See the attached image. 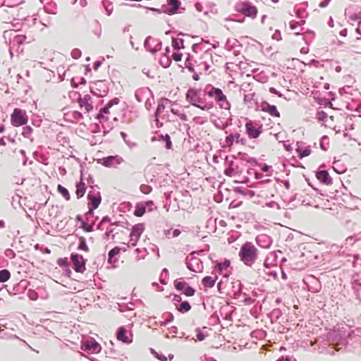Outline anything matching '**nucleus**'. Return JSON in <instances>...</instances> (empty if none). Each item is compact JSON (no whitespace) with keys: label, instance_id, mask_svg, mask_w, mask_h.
I'll return each instance as SVG.
<instances>
[{"label":"nucleus","instance_id":"nucleus-1","mask_svg":"<svg viewBox=\"0 0 361 361\" xmlns=\"http://www.w3.org/2000/svg\"><path fill=\"white\" fill-rule=\"evenodd\" d=\"M238 255L245 265L251 267L258 258V250L251 242H245L241 245Z\"/></svg>","mask_w":361,"mask_h":361},{"label":"nucleus","instance_id":"nucleus-2","mask_svg":"<svg viewBox=\"0 0 361 361\" xmlns=\"http://www.w3.org/2000/svg\"><path fill=\"white\" fill-rule=\"evenodd\" d=\"M185 100L203 111H209L213 108L212 103H207L205 99L201 97V89L189 88L185 94Z\"/></svg>","mask_w":361,"mask_h":361},{"label":"nucleus","instance_id":"nucleus-3","mask_svg":"<svg viewBox=\"0 0 361 361\" xmlns=\"http://www.w3.org/2000/svg\"><path fill=\"white\" fill-rule=\"evenodd\" d=\"M204 92L209 97L214 98L221 109L228 110L231 108V104L227 100L226 96L220 88L207 85Z\"/></svg>","mask_w":361,"mask_h":361},{"label":"nucleus","instance_id":"nucleus-4","mask_svg":"<svg viewBox=\"0 0 361 361\" xmlns=\"http://www.w3.org/2000/svg\"><path fill=\"white\" fill-rule=\"evenodd\" d=\"M235 11L251 18H255L257 14V7L250 1H242L235 4Z\"/></svg>","mask_w":361,"mask_h":361},{"label":"nucleus","instance_id":"nucleus-5","mask_svg":"<svg viewBox=\"0 0 361 361\" xmlns=\"http://www.w3.org/2000/svg\"><path fill=\"white\" fill-rule=\"evenodd\" d=\"M28 117L26 111L19 108L14 109L11 115V123L14 127L23 126L27 124Z\"/></svg>","mask_w":361,"mask_h":361},{"label":"nucleus","instance_id":"nucleus-6","mask_svg":"<svg viewBox=\"0 0 361 361\" xmlns=\"http://www.w3.org/2000/svg\"><path fill=\"white\" fill-rule=\"evenodd\" d=\"M90 92L98 97H104L109 93V83L106 80H97L90 87Z\"/></svg>","mask_w":361,"mask_h":361},{"label":"nucleus","instance_id":"nucleus-7","mask_svg":"<svg viewBox=\"0 0 361 361\" xmlns=\"http://www.w3.org/2000/svg\"><path fill=\"white\" fill-rule=\"evenodd\" d=\"M71 260L73 264V269L78 273H84L86 269L85 264L87 259L78 253H72Z\"/></svg>","mask_w":361,"mask_h":361},{"label":"nucleus","instance_id":"nucleus-8","mask_svg":"<svg viewBox=\"0 0 361 361\" xmlns=\"http://www.w3.org/2000/svg\"><path fill=\"white\" fill-rule=\"evenodd\" d=\"M81 349L86 352L98 353L101 351L102 347L93 338H90L82 341Z\"/></svg>","mask_w":361,"mask_h":361},{"label":"nucleus","instance_id":"nucleus-9","mask_svg":"<svg viewBox=\"0 0 361 361\" xmlns=\"http://www.w3.org/2000/svg\"><path fill=\"white\" fill-rule=\"evenodd\" d=\"M245 130L250 139H256L262 133V125L256 127L252 121L248 120L245 123Z\"/></svg>","mask_w":361,"mask_h":361},{"label":"nucleus","instance_id":"nucleus-10","mask_svg":"<svg viewBox=\"0 0 361 361\" xmlns=\"http://www.w3.org/2000/svg\"><path fill=\"white\" fill-rule=\"evenodd\" d=\"M161 44L160 40L154 39L151 36L147 37L144 42L145 48L152 54H155L161 49Z\"/></svg>","mask_w":361,"mask_h":361},{"label":"nucleus","instance_id":"nucleus-11","mask_svg":"<svg viewBox=\"0 0 361 361\" xmlns=\"http://www.w3.org/2000/svg\"><path fill=\"white\" fill-rule=\"evenodd\" d=\"M87 198L90 202L88 207H91L93 209H97L102 202V196L99 190L97 192L95 190L89 191Z\"/></svg>","mask_w":361,"mask_h":361},{"label":"nucleus","instance_id":"nucleus-12","mask_svg":"<svg viewBox=\"0 0 361 361\" xmlns=\"http://www.w3.org/2000/svg\"><path fill=\"white\" fill-rule=\"evenodd\" d=\"M351 285L356 298L361 301V272L353 276Z\"/></svg>","mask_w":361,"mask_h":361},{"label":"nucleus","instance_id":"nucleus-13","mask_svg":"<svg viewBox=\"0 0 361 361\" xmlns=\"http://www.w3.org/2000/svg\"><path fill=\"white\" fill-rule=\"evenodd\" d=\"M167 6H164V13L168 15H173L178 12L181 4L180 0H167Z\"/></svg>","mask_w":361,"mask_h":361},{"label":"nucleus","instance_id":"nucleus-14","mask_svg":"<svg viewBox=\"0 0 361 361\" xmlns=\"http://www.w3.org/2000/svg\"><path fill=\"white\" fill-rule=\"evenodd\" d=\"M186 267L193 272H200L203 269L202 263L198 257H192L190 261H187Z\"/></svg>","mask_w":361,"mask_h":361},{"label":"nucleus","instance_id":"nucleus-15","mask_svg":"<svg viewBox=\"0 0 361 361\" xmlns=\"http://www.w3.org/2000/svg\"><path fill=\"white\" fill-rule=\"evenodd\" d=\"M278 253L282 254V252H270L264 261V266L267 269H270L277 264Z\"/></svg>","mask_w":361,"mask_h":361},{"label":"nucleus","instance_id":"nucleus-16","mask_svg":"<svg viewBox=\"0 0 361 361\" xmlns=\"http://www.w3.org/2000/svg\"><path fill=\"white\" fill-rule=\"evenodd\" d=\"M145 230V226L143 224H137L133 226L131 232L130 233V237H135V242L132 243V246L135 247L137 245V243L139 238L141 236V234Z\"/></svg>","mask_w":361,"mask_h":361},{"label":"nucleus","instance_id":"nucleus-17","mask_svg":"<svg viewBox=\"0 0 361 361\" xmlns=\"http://www.w3.org/2000/svg\"><path fill=\"white\" fill-rule=\"evenodd\" d=\"M262 111L267 112L270 116L273 117H280V113L277 110L275 105L270 104L267 102H262L260 104Z\"/></svg>","mask_w":361,"mask_h":361},{"label":"nucleus","instance_id":"nucleus-18","mask_svg":"<svg viewBox=\"0 0 361 361\" xmlns=\"http://www.w3.org/2000/svg\"><path fill=\"white\" fill-rule=\"evenodd\" d=\"M256 243L257 244L264 249H268L272 244L271 238L266 234H260L256 237Z\"/></svg>","mask_w":361,"mask_h":361},{"label":"nucleus","instance_id":"nucleus-19","mask_svg":"<svg viewBox=\"0 0 361 361\" xmlns=\"http://www.w3.org/2000/svg\"><path fill=\"white\" fill-rule=\"evenodd\" d=\"M92 100V97L89 94L84 95L83 97H79L78 99V102L80 106V108H85L86 112H90L92 110L93 106L90 102Z\"/></svg>","mask_w":361,"mask_h":361},{"label":"nucleus","instance_id":"nucleus-20","mask_svg":"<svg viewBox=\"0 0 361 361\" xmlns=\"http://www.w3.org/2000/svg\"><path fill=\"white\" fill-rule=\"evenodd\" d=\"M121 158L118 156H108L106 157H104L103 159H100V163L106 166V167H111L114 166L115 164H118L121 163Z\"/></svg>","mask_w":361,"mask_h":361},{"label":"nucleus","instance_id":"nucleus-21","mask_svg":"<svg viewBox=\"0 0 361 361\" xmlns=\"http://www.w3.org/2000/svg\"><path fill=\"white\" fill-rule=\"evenodd\" d=\"M127 330L123 327L121 326L118 329L116 332V338L118 341H122L124 343L129 344L131 343L133 339L130 337L126 336Z\"/></svg>","mask_w":361,"mask_h":361},{"label":"nucleus","instance_id":"nucleus-22","mask_svg":"<svg viewBox=\"0 0 361 361\" xmlns=\"http://www.w3.org/2000/svg\"><path fill=\"white\" fill-rule=\"evenodd\" d=\"M317 178L322 183L325 185H331L332 178L329 176V173L326 170L319 171L316 173Z\"/></svg>","mask_w":361,"mask_h":361},{"label":"nucleus","instance_id":"nucleus-23","mask_svg":"<svg viewBox=\"0 0 361 361\" xmlns=\"http://www.w3.org/2000/svg\"><path fill=\"white\" fill-rule=\"evenodd\" d=\"M86 192V185L82 179V174H81L80 180L76 183L75 195L78 199L82 197Z\"/></svg>","mask_w":361,"mask_h":361},{"label":"nucleus","instance_id":"nucleus-24","mask_svg":"<svg viewBox=\"0 0 361 361\" xmlns=\"http://www.w3.org/2000/svg\"><path fill=\"white\" fill-rule=\"evenodd\" d=\"M233 191L238 194H240L244 196H248L250 198L253 197L255 195V191L244 187H235Z\"/></svg>","mask_w":361,"mask_h":361},{"label":"nucleus","instance_id":"nucleus-25","mask_svg":"<svg viewBox=\"0 0 361 361\" xmlns=\"http://www.w3.org/2000/svg\"><path fill=\"white\" fill-rule=\"evenodd\" d=\"M171 101L166 98H161L158 102V106L157 110L155 111L154 116H159L160 114H161L166 108V105L169 103Z\"/></svg>","mask_w":361,"mask_h":361},{"label":"nucleus","instance_id":"nucleus-26","mask_svg":"<svg viewBox=\"0 0 361 361\" xmlns=\"http://www.w3.org/2000/svg\"><path fill=\"white\" fill-rule=\"evenodd\" d=\"M231 262L228 259H225L223 262H216L214 271L218 272L219 274H221L224 270L229 267Z\"/></svg>","mask_w":361,"mask_h":361},{"label":"nucleus","instance_id":"nucleus-27","mask_svg":"<svg viewBox=\"0 0 361 361\" xmlns=\"http://www.w3.org/2000/svg\"><path fill=\"white\" fill-rule=\"evenodd\" d=\"M217 279H218L217 276H215V277H212L210 276H206L202 279V283L204 287L212 288L214 286Z\"/></svg>","mask_w":361,"mask_h":361},{"label":"nucleus","instance_id":"nucleus-28","mask_svg":"<svg viewBox=\"0 0 361 361\" xmlns=\"http://www.w3.org/2000/svg\"><path fill=\"white\" fill-rule=\"evenodd\" d=\"M146 212V205L143 202L137 203L134 211V215L137 217L142 216Z\"/></svg>","mask_w":361,"mask_h":361},{"label":"nucleus","instance_id":"nucleus-29","mask_svg":"<svg viewBox=\"0 0 361 361\" xmlns=\"http://www.w3.org/2000/svg\"><path fill=\"white\" fill-rule=\"evenodd\" d=\"M121 251V247H114V248H112L108 253V262L109 264H111L116 261H117V259H114V257L118 255L120 253V252Z\"/></svg>","mask_w":361,"mask_h":361},{"label":"nucleus","instance_id":"nucleus-30","mask_svg":"<svg viewBox=\"0 0 361 361\" xmlns=\"http://www.w3.org/2000/svg\"><path fill=\"white\" fill-rule=\"evenodd\" d=\"M176 306L178 311L183 314L189 312L191 309V305L188 301L181 302L180 305Z\"/></svg>","mask_w":361,"mask_h":361},{"label":"nucleus","instance_id":"nucleus-31","mask_svg":"<svg viewBox=\"0 0 361 361\" xmlns=\"http://www.w3.org/2000/svg\"><path fill=\"white\" fill-rule=\"evenodd\" d=\"M158 140L160 142H165V143H166L165 147L167 149H171L172 142L171 140V137L169 134L159 135Z\"/></svg>","mask_w":361,"mask_h":361},{"label":"nucleus","instance_id":"nucleus-32","mask_svg":"<svg viewBox=\"0 0 361 361\" xmlns=\"http://www.w3.org/2000/svg\"><path fill=\"white\" fill-rule=\"evenodd\" d=\"M184 40L182 38L172 37V47L176 50H179L184 48Z\"/></svg>","mask_w":361,"mask_h":361},{"label":"nucleus","instance_id":"nucleus-33","mask_svg":"<svg viewBox=\"0 0 361 361\" xmlns=\"http://www.w3.org/2000/svg\"><path fill=\"white\" fill-rule=\"evenodd\" d=\"M57 191L65 198L66 200H70L71 195L67 188L59 184L57 186Z\"/></svg>","mask_w":361,"mask_h":361},{"label":"nucleus","instance_id":"nucleus-34","mask_svg":"<svg viewBox=\"0 0 361 361\" xmlns=\"http://www.w3.org/2000/svg\"><path fill=\"white\" fill-rule=\"evenodd\" d=\"M11 278V273L8 269L0 270V282L4 283L9 280Z\"/></svg>","mask_w":361,"mask_h":361},{"label":"nucleus","instance_id":"nucleus-35","mask_svg":"<svg viewBox=\"0 0 361 361\" xmlns=\"http://www.w3.org/2000/svg\"><path fill=\"white\" fill-rule=\"evenodd\" d=\"M78 250L85 251V252L89 251V247L86 243V239L85 237L81 236L79 238V245L78 247Z\"/></svg>","mask_w":361,"mask_h":361},{"label":"nucleus","instance_id":"nucleus-36","mask_svg":"<svg viewBox=\"0 0 361 361\" xmlns=\"http://www.w3.org/2000/svg\"><path fill=\"white\" fill-rule=\"evenodd\" d=\"M238 43V41L236 39H228L226 40V44H225V49L231 51Z\"/></svg>","mask_w":361,"mask_h":361},{"label":"nucleus","instance_id":"nucleus-37","mask_svg":"<svg viewBox=\"0 0 361 361\" xmlns=\"http://www.w3.org/2000/svg\"><path fill=\"white\" fill-rule=\"evenodd\" d=\"M26 39H27V37L25 35H17L14 37L13 43V44L20 45L25 42Z\"/></svg>","mask_w":361,"mask_h":361},{"label":"nucleus","instance_id":"nucleus-38","mask_svg":"<svg viewBox=\"0 0 361 361\" xmlns=\"http://www.w3.org/2000/svg\"><path fill=\"white\" fill-rule=\"evenodd\" d=\"M297 151L298 152V157L300 159L309 156L311 153V149L308 147H306L302 149L298 148Z\"/></svg>","mask_w":361,"mask_h":361},{"label":"nucleus","instance_id":"nucleus-39","mask_svg":"<svg viewBox=\"0 0 361 361\" xmlns=\"http://www.w3.org/2000/svg\"><path fill=\"white\" fill-rule=\"evenodd\" d=\"M190 58H191V56L188 54L187 59H185V68H188V70L190 72L195 73V68H194L193 65L191 63Z\"/></svg>","mask_w":361,"mask_h":361},{"label":"nucleus","instance_id":"nucleus-40","mask_svg":"<svg viewBox=\"0 0 361 361\" xmlns=\"http://www.w3.org/2000/svg\"><path fill=\"white\" fill-rule=\"evenodd\" d=\"M32 132V128L30 126H26L23 127L22 135L24 137L29 138Z\"/></svg>","mask_w":361,"mask_h":361},{"label":"nucleus","instance_id":"nucleus-41","mask_svg":"<svg viewBox=\"0 0 361 361\" xmlns=\"http://www.w3.org/2000/svg\"><path fill=\"white\" fill-rule=\"evenodd\" d=\"M183 293L186 296H189V297H190V296H192V295H195V290L192 287H191V286H190L187 285V286H185V288L184 290L183 291Z\"/></svg>","mask_w":361,"mask_h":361},{"label":"nucleus","instance_id":"nucleus-42","mask_svg":"<svg viewBox=\"0 0 361 361\" xmlns=\"http://www.w3.org/2000/svg\"><path fill=\"white\" fill-rule=\"evenodd\" d=\"M187 285V283H185V281H176L174 283L176 289L180 291H183Z\"/></svg>","mask_w":361,"mask_h":361},{"label":"nucleus","instance_id":"nucleus-43","mask_svg":"<svg viewBox=\"0 0 361 361\" xmlns=\"http://www.w3.org/2000/svg\"><path fill=\"white\" fill-rule=\"evenodd\" d=\"M165 315L167 316V318L164 321L161 322V326L167 325L169 323L171 322L174 319L173 314L171 312H166L165 313Z\"/></svg>","mask_w":361,"mask_h":361},{"label":"nucleus","instance_id":"nucleus-44","mask_svg":"<svg viewBox=\"0 0 361 361\" xmlns=\"http://www.w3.org/2000/svg\"><path fill=\"white\" fill-rule=\"evenodd\" d=\"M94 225H90L87 221H82L80 228H82L85 232H92L93 231Z\"/></svg>","mask_w":361,"mask_h":361},{"label":"nucleus","instance_id":"nucleus-45","mask_svg":"<svg viewBox=\"0 0 361 361\" xmlns=\"http://www.w3.org/2000/svg\"><path fill=\"white\" fill-rule=\"evenodd\" d=\"M152 190V188L150 185L142 184L140 185V191L145 195L150 193Z\"/></svg>","mask_w":361,"mask_h":361},{"label":"nucleus","instance_id":"nucleus-46","mask_svg":"<svg viewBox=\"0 0 361 361\" xmlns=\"http://www.w3.org/2000/svg\"><path fill=\"white\" fill-rule=\"evenodd\" d=\"M238 167L236 166V168H234V167H228L227 169H225L224 171V174L227 176H232V175L233 174L234 171H235L236 173H238Z\"/></svg>","mask_w":361,"mask_h":361},{"label":"nucleus","instance_id":"nucleus-47","mask_svg":"<svg viewBox=\"0 0 361 361\" xmlns=\"http://www.w3.org/2000/svg\"><path fill=\"white\" fill-rule=\"evenodd\" d=\"M94 25H95V27L93 30L94 33L97 36V37H100L101 35V33H102V27H101V25L99 24V23L96 20L94 23Z\"/></svg>","mask_w":361,"mask_h":361},{"label":"nucleus","instance_id":"nucleus-48","mask_svg":"<svg viewBox=\"0 0 361 361\" xmlns=\"http://www.w3.org/2000/svg\"><path fill=\"white\" fill-rule=\"evenodd\" d=\"M4 255L6 257L9 258L10 259H13L16 257L15 252L11 248L6 249L4 252Z\"/></svg>","mask_w":361,"mask_h":361},{"label":"nucleus","instance_id":"nucleus-49","mask_svg":"<svg viewBox=\"0 0 361 361\" xmlns=\"http://www.w3.org/2000/svg\"><path fill=\"white\" fill-rule=\"evenodd\" d=\"M57 264L61 267H67L69 265L67 258H59L57 260Z\"/></svg>","mask_w":361,"mask_h":361},{"label":"nucleus","instance_id":"nucleus-50","mask_svg":"<svg viewBox=\"0 0 361 361\" xmlns=\"http://www.w3.org/2000/svg\"><path fill=\"white\" fill-rule=\"evenodd\" d=\"M44 11L47 13L54 14V15L56 14V13H57L56 8L55 5H54V6L50 5L49 6H45Z\"/></svg>","mask_w":361,"mask_h":361},{"label":"nucleus","instance_id":"nucleus-51","mask_svg":"<svg viewBox=\"0 0 361 361\" xmlns=\"http://www.w3.org/2000/svg\"><path fill=\"white\" fill-rule=\"evenodd\" d=\"M248 157H249L247 156V154L243 152H238L237 155L233 156L234 159H240V160L245 161L246 162H247Z\"/></svg>","mask_w":361,"mask_h":361},{"label":"nucleus","instance_id":"nucleus-52","mask_svg":"<svg viewBox=\"0 0 361 361\" xmlns=\"http://www.w3.org/2000/svg\"><path fill=\"white\" fill-rule=\"evenodd\" d=\"M150 350H151L152 353H153L158 360H159L161 361H166L167 360L166 357L165 355H164L163 354H159V353H157L152 348H151Z\"/></svg>","mask_w":361,"mask_h":361},{"label":"nucleus","instance_id":"nucleus-53","mask_svg":"<svg viewBox=\"0 0 361 361\" xmlns=\"http://www.w3.org/2000/svg\"><path fill=\"white\" fill-rule=\"evenodd\" d=\"M329 140L328 136L323 135L320 140V147L324 151H326L328 147L325 146V141H327Z\"/></svg>","mask_w":361,"mask_h":361},{"label":"nucleus","instance_id":"nucleus-54","mask_svg":"<svg viewBox=\"0 0 361 361\" xmlns=\"http://www.w3.org/2000/svg\"><path fill=\"white\" fill-rule=\"evenodd\" d=\"M265 205L270 208H276L277 209H281V207L279 204L274 201H270L268 202H266Z\"/></svg>","mask_w":361,"mask_h":361},{"label":"nucleus","instance_id":"nucleus-55","mask_svg":"<svg viewBox=\"0 0 361 361\" xmlns=\"http://www.w3.org/2000/svg\"><path fill=\"white\" fill-rule=\"evenodd\" d=\"M225 142L226 143V145L228 146V147H231L233 145V142H234V136L233 134H230L229 135H228L226 139H225Z\"/></svg>","mask_w":361,"mask_h":361},{"label":"nucleus","instance_id":"nucleus-56","mask_svg":"<svg viewBox=\"0 0 361 361\" xmlns=\"http://www.w3.org/2000/svg\"><path fill=\"white\" fill-rule=\"evenodd\" d=\"M195 332L197 333V338L198 341H202L205 339L206 336L202 332L200 328H197Z\"/></svg>","mask_w":361,"mask_h":361},{"label":"nucleus","instance_id":"nucleus-57","mask_svg":"<svg viewBox=\"0 0 361 361\" xmlns=\"http://www.w3.org/2000/svg\"><path fill=\"white\" fill-rule=\"evenodd\" d=\"M71 56L75 59H78L81 56V51L78 49H74L71 51Z\"/></svg>","mask_w":361,"mask_h":361},{"label":"nucleus","instance_id":"nucleus-58","mask_svg":"<svg viewBox=\"0 0 361 361\" xmlns=\"http://www.w3.org/2000/svg\"><path fill=\"white\" fill-rule=\"evenodd\" d=\"M27 295L31 300H36L38 298V294L35 290H29Z\"/></svg>","mask_w":361,"mask_h":361},{"label":"nucleus","instance_id":"nucleus-59","mask_svg":"<svg viewBox=\"0 0 361 361\" xmlns=\"http://www.w3.org/2000/svg\"><path fill=\"white\" fill-rule=\"evenodd\" d=\"M171 63V61L169 58L168 57H166L164 61L163 59H161L160 60V64L162 66V67L164 68H168L170 64Z\"/></svg>","mask_w":361,"mask_h":361},{"label":"nucleus","instance_id":"nucleus-60","mask_svg":"<svg viewBox=\"0 0 361 361\" xmlns=\"http://www.w3.org/2000/svg\"><path fill=\"white\" fill-rule=\"evenodd\" d=\"M72 116L76 121H79L80 120H81L83 118L82 114L80 111H73L72 114Z\"/></svg>","mask_w":361,"mask_h":361},{"label":"nucleus","instance_id":"nucleus-61","mask_svg":"<svg viewBox=\"0 0 361 361\" xmlns=\"http://www.w3.org/2000/svg\"><path fill=\"white\" fill-rule=\"evenodd\" d=\"M269 92L271 94H276L279 97H282L283 94L281 93L279 91H278L275 87H271L269 90Z\"/></svg>","mask_w":361,"mask_h":361},{"label":"nucleus","instance_id":"nucleus-62","mask_svg":"<svg viewBox=\"0 0 361 361\" xmlns=\"http://www.w3.org/2000/svg\"><path fill=\"white\" fill-rule=\"evenodd\" d=\"M247 163L250 164L252 166H259L260 164L257 161V160L255 158L253 157H248L247 158Z\"/></svg>","mask_w":361,"mask_h":361},{"label":"nucleus","instance_id":"nucleus-63","mask_svg":"<svg viewBox=\"0 0 361 361\" xmlns=\"http://www.w3.org/2000/svg\"><path fill=\"white\" fill-rule=\"evenodd\" d=\"M318 119L320 121H324L327 118V114L324 111H321L318 112Z\"/></svg>","mask_w":361,"mask_h":361},{"label":"nucleus","instance_id":"nucleus-64","mask_svg":"<svg viewBox=\"0 0 361 361\" xmlns=\"http://www.w3.org/2000/svg\"><path fill=\"white\" fill-rule=\"evenodd\" d=\"M42 24L45 27H49L52 24L51 18L50 17H47L43 19V22H42Z\"/></svg>","mask_w":361,"mask_h":361}]
</instances>
